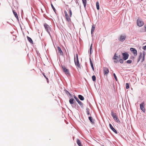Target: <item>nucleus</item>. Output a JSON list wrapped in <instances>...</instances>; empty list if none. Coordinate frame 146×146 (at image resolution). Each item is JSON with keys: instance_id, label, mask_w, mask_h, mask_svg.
<instances>
[{"instance_id": "26", "label": "nucleus", "mask_w": 146, "mask_h": 146, "mask_svg": "<svg viewBox=\"0 0 146 146\" xmlns=\"http://www.w3.org/2000/svg\"><path fill=\"white\" fill-rule=\"evenodd\" d=\"M96 6L97 9L99 10L100 9V6L99 3L98 1L96 2Z\"/></svg>"}, {"instance_id": "4", "label": "nucleus", "mask_w": 146, "mask_h": 146, "mask_svg": "<svg viewBox=\"0 0 146 146\" xmlns=\"http://www.w3.org/2000/svg\"><path fill=\"white\" fill-rule=\"evenodd\" d=\"M62 67L65 74L67 75H69L70 74L69 70L67 69L64 66H62Z\"/></svg>"}, {"instance_id": "37", "label": "nucleus", "mask_w": 146, "mask_h": 146, "mask_svg": "<svg viewBox=\"0 0 146 146\" xmlns=\"http://www.w3.org/2000/svg\"><path fill=\"white\" fill-rule=\"evenodd\" d=\"M64 13L65 16H66V15H68L67 12V11H66L65 10L64 11Z\"/></svg>"}, {"instance_id": "13", "label": "nucleus", "mask_w": 146, "mask_h": 146, "mask_svg": "<svg viewBox=\"0 0 146 146\" xmlns=\"http://www.w3.org/2000/svg\"><path fill=\"white\" fill-rule=\"evenodd\" d=\"M57 49L58 50V52L60 54L62 55L63 54V53L61 49V48L59 46L57 47Z\"/></svg>"}, {"instance_id": "28", "label": "nucleus", "mask_w": 146, "mask_h": 146, "mask_svg": "<svg viewBox=\"0 0 146 146\" xmlns=\"http://www.w3.org/2000/svg\"><path fill=\"white\" fill-rule=\"evenodd\" d=\"M89 110V108H87L86 109V112L87 113L88 115H91V114H90V113Z\"/></svg>"}, {"instance_id": "11", "label": "nucleus", "mask_w": 146, "mask_h": 146, "mask_svg": "<svg viewBox=\"0 0 146 146\" xmlns=\"http://www.w3.org/2000/svg\"><path fill=\"white\" fill-rule=\"evenodd\" d=\"M110 127V128L115 133H117V132L116 130L113 127L112 125L111 124H109Z\"/></svg>"}, {"instance_id": "23", "label": "nucleus", "mask_w": 146, "mask_h": 146, "mask_svg": "<svg viewBox=\"0 0 146 146\" xmlns=\"http://www.w3.org/2000/svg\"><path fill=\"white\" fill-rule=\"evenodd\" d=\"M89 119L91 123H92L94 124V121L92 120V117H91L90 116L89 117Z\"/></svg>"}, {"instance_id": "30", "label": "nucleus", "mask_w": 146, "mask_h": 146, "mask_svg": "<svg viewBox=\"0 0 146 146\" xmlns=\"http://www.w3.org/2000/svg\"><path fill=\"white\" fill-rule=\"evenodd\" d=\"M92 78L94 81H95L96 80V77L95 75L93 76Z\"/></svg>"}, {"instance_id": "27", "label": "nucleus", "mask_w": 146, "mask_h": 146, "mask_svg": "<svg viewBox=\"0 0 146 146\" xmlns=\"http://www.w3.org/2000/svg\"><path fill=\"white\" fill-rule=\"evenodd\" d=\"M142 58V54L141 53H140V55L139 57V58L138 59L137 62H139L140 60V59Z\"/></svg>"}, {"instance_id": "33", "label": "nucleus", "mask_w": 146, "mask_h": 146, "mask_svg": "<svg viewBox=\"0 0 146 146\" xmlns=\"http://www.w3.org/2000/svg\"><path fill=\"white\" fill-rule=\"evenodd\" d=\"M92 44H91L90 48V54H91L92 53Z\"/></svg>"}, {"instance_id": "22", "label": "nucleus", "mask_w": 146, "mask_h": 146, "mask_svg": "<svg viewBox=\"0 0 146 146\" xmlns=\"http://www.w3.org/2000/svg\"><path fill=\"white\" fill-rule=\"evenodd\" d=\"M13 13L16 18L18 19V16L17 13L14 10L13 11Z\"/></svg>"}, {"instance_id": "8", "label": "nucleus", "mask_w": 146, "mask_h": 146, "mask_svg": "<svg viewBox=\"0 0 146 146\" xmlns=\"http://www.w3.org/2000/svg\"><path fill=\"white\" fill-rule=\"evenodd\" d=\"M74 98L75 99L76 101L78 102V104L81 106V107L83 106V104L82 102L79 99L75 96H74Z\"/></svg>"}, {"instance_id": "40", "label": "nucleus", "mask_w": 146, "mask_h": 146, "mask_svg": "<svg viewBox=\"0 0 146 146\" xmlns=\"http://www.w3.org/2000/svg\"><path fill=\"white\" fill-rule=\"evenodd\" d=\"M78 60V54H76V60Z\"/></svg>"}, {"instance_id": "29", "label": "nucleus", "mask_w": 146, "mask_h": 146, "mask_svg": "<svg viewBox=\"0 0 146 146\" xmlns=\"http://www.w3.org/2000/svg\"><path fill=\"white\" fill-rule=\"evenodd\" d=\"M69 11L70 17H72V12L71 10V9H69Z\"/></svg>"}, {"instance_id": "6", "label": "nucleus", "mask_w": 146, "mask_h": 146, "mask_svg": "<svg viewBox=\"0 0 146 146\" xmlns=\"http://www.w3.org/2000/svg\"><path fill=\"white\" fill-rule=\"evenodd\" d=\"M126 38V36L125 35H121L120 36L119 40L121 42H123Z\"/></svg>"}, {"instance_id": "9", "label": "nucleus", "mask_w": 146, "mask_h": 146, "mask_svg": "<svg viewBox=\"0 0 146 146\" xmlns=\"http://www.w3.org/2000/svg\"><path fill=\"white\" fill-rule=\"evenodd\" d=\"M130 50L132 52L134 56H136L137 55V51L134 48H130Z\"/></svg>"}, {"instance_id": "12", "label": "nucleus", "mask_w": 146, "mask_h": 146, "mask_svg": "<svg viewBox=\"0 0 146 146\" xmlns=\"http://www.w3.org/2000/svg\"><path fill=\"white\" fill-rule=\"evenodd\" d=\"M111 114L113 119L117 116L116 115V113H114L113 111H111Z\"/></svg>"}, {"instance_id": "15", "label": "nucleus", "mask_w": 146, "mask_h": 146, "mask_svg": "<svg viewBox=\"0 0 146 146\" xmlns=\"http://www.w3.org/2000/svg\"><path fill=\"white\" fill-rule=\"evenodd\" d=\"M95 28V25H93L92 26V29H91V34H92L94 32Z\"/></svg>"}, {"instance_id": "31", "label": "nucleus", "mask_w": 146, "mask_h": 146, "mask_svg": "<svg viewBox=\"0 0 146 146\" xmlns=\"http://www.w3.org/2000/svg\"><path fill=\"white\" fill-rule=\"evenodd\" d=\"M129 88V84L128 83H126V88L127 89H128Z\"/></svg>"}, {"instance_id": "18", "label": "nucleus", "mask_w": 146, "mask_h": 146, "mask_svg": "<svg viewBox=\"0 0 146 146\" xmlns=\"http://www.w3.org/2000/svg\"><path fill=\"white\" fill-rule=\"evenodd\" d=\"M74 100V99L73 98H71L70 99L69 101L70 103L71 104H73Z\"/></svg>"}, {"instance_id": "20", "label": "nucleus", "mask_w": 146, "mask_h": 146, "mask_svg": "<svg viewBox=\"0 0 146 146\" xmlns=\"http://www.w3.org/2000/svg\"><path fill=\"white\" fill-rule=\"evenodd\" d=\"M145 52H143V58L142 59L141 62H143L145 59Z\"/></svg>"}, {"instance_id": "3", "label": "nucleus", "mask_w": 146, "mask_h": 146, "mask_svg": "<svg viewBox=\"0 0 146 146\" xmlns=\"http://www.w3.org/2000/svg\"><path fill=\"white\" fill-rule=\"evenodd\" d=\"M74 61L75 64L77 66V68H81V66L79 63L78 60H76L75 56H74Z\"/></svg>"}, {"instance_id": "10", "label": "nucleus", "mask_w": 146, "mask_h": 146, "mask_svg": "<svg viewBox=\"0 0 146 146\" xmlns=\"http://www.w3.org/2000/svg\"><path fill=\"white\" fill-rule=\"evenodd\" d=\"M103 71L104 75L107 74L109 72L108 69L106 67L103 68Z\"/></svg>"}, {"instance_id": "1", "label": "nucleus", "mask_w": 146, "mask_h": 146, "mask_svg": "<svg viewBox=\"0 0 146 146\" xmlns=\"http://www.w3.org/2000/svg\"><path fill=\"white\" fill-rule=\"evenodd\" d=\"M44 26L46 31L49 35H50V32L51 31V27L46 23L44 24Z\"/></svg>"}, {"instance_id": "17", "label": "nucleus", "mask_w": 146, "mask_h": 146, "mask_svg": "<svg viewBox=\"0 0 146 146\" xmlns=\"http://www.w3.org/2000/svg\"><path fill=\"white\" fill-rule=\"evenodd\" d=\"M27 38L28 41L29 42L32 44H33V42L31 38L30 37L27 36Z\"/></svg>"}, {"instance_id": "7", "label": "nucleus", "mask_w": 146, "mask_h": 146, "mask_svg": "<svg viewBox=\"0 0 146 146\" xmlns=\"http://www.w3.org/2000/svg\"><path fill=\"white\" fill-rule=\"evenodd\" d=\"M122 55L123 56V59L124 60H126L128 59L129 55L126 52L123 53H122Z\"/></svg>"}, {"instance_id": "21", "label": "nucleus", "mask_w": 146, "mask_h": 146, "mask_svg": "<svg viewBox=\"0 0 146 146\" xmlns=\"http://www.w3.org/2000/svg\"><path fill=\"white\" fill-rule=\"evenodd\" d=\"M76 142L77 144L79 146H82L81 143L79 139H77V140Z\"/></svg>"}, {"instance_id": "16", "label": "nucleus", "mask_w": 146, "mask_h": 146, "mask_svg": "<svg viewBox=\"0 0 146 146\" xmlns=\"http://www.w3.org/2000/svg\"><path fill=\"white\" fill-rule=\"evenodd\" d=\"M117 123H120V121L119 119V118L118 117V116L115 117L113 119Z\"/></svg>"}, {"instance_id": "39", "label": "nucleus", "mask_w": 146, "mask_h": 146, "mask_svg": "<svg viewBox=\"0 0 146 146\" xmlns=\"http://www.w3.org/2000/svg\"><path fill=\"white\" fill-rule=\"evenodd\" d=\"M143 49L144 50H146V45L143 47Z\"/></svg>"}, {"instance_id": "43", "label": "nucleus", "mask_w": 146, "mask_h": 146, "mask_svg": "<svg viewBox=\"0 0 146 146\" xmlns=\"http://www.w3.org/2000/svg\"><path fill=\"white\" fill-rule=\"evenodd\" d=\"M102 146H104V145H103Z\"/></svg>"}, {"instance_id": "35", "label": "nucleus", "mask_w": 146, "mask_h": 146, "mask_svg": "<svg viewBox=\"0 0 146 146\" xmlns=\"http://www.w3.org/2000/svg\"><path fill=\"white\" fill-rule=\"evenodd\" d=\"M113 75L114 76V78H115V79L116 80V81H117V77L115 75V74L114 73L113 74Z\"/></svg>"}, {"instance_id": "32", "label": "nucleus", "mask_w": 146, "mask_h": 146, "mask_svg": "<svg viewBox=\"0 0 146 146\" xmlns=\"http://www.w3.org/2000/svg\"><path fill=\"white\" fill-rule=\"evenodd\" d=\"M51 7H52V8L53 9L54 11L55 12H56V10L55 9V8L54 7V6H53V5L51 3Z\"/></svg>"}, {"instance_id": "42", "label": "nucleus", "mask_w": 146, "mask_h": 146, "mask_svg": "<svg viewBox=\"0 0 146 146\" xmlns=\"http://www.w3.org/2000/svg\"><path fill=\"white\" fill-rule=\"evenodd\" d=\"M44 77L46 78V79H47V80H48V78H47L46 76L45 75H44Z\"/></svg>"}, {"instance_id": "24", "label": "nucleus", "mask_w": 146, "mask_h": 146, "mask_svg": "<svg viewBox=\"0 0 146 146\" xmlns=\"http://www.w3.org/2000/svg\"><path fill=\"white\" fill-rule=\"evenodd\" d=\"M82 3L84 5V6L85 8L86 5V0H82Z\"/></svg>"}, {"instance_id": "38", "label": "nucleus", "mask_w": 146, "mask_h": 146, "mask_svg": "<svg viewBox=\"0 0 146 146\" xmlns=\"http://www.w3.org/2000/svg\"><path fill=\"white\" fill-rule=\"evenodd\" d=\"M117 57L116 56V54H115L114 56L113 59L115 60L117 59Z\"/></svg>"}, {"instance_id": "36", "label": "nucleus", "mask_w": 146, "mask_h": 146, "mask_svg": "<svg viewBox=\"0 0 146 146\" xmlns=\"http://www.w3.org/2000/svg\"><path fill=\"white\" fill-rule=\"evenodd\" d=\"M119 61L121 63H123V60L122 59H120L119 60Z\"/></svg>"}, {"instance_id": "5", "label": "nucleus", "mask_w": 146, "mask_h": 146, "mask_svg": "<svg viewBox=\"0 0 146 146\" xmlns=\"http://www.w3.org/2000/svg\"><path fill=\"white\" fill-rule=\"evenodd\" d=\"M140 108L141 110L144 113H145V104L144 102H142L141 104H140Z\"/></svg>"}, {"instance_id": "25", "label": "nucleus", "mask_w": 146, "mask_h": 146, "mask_svg": "<svg viewBox=\"0 0 146 146\" xmlns=\"http://www.w3.org/2000/svg\"><path fill=\"white\" fill-rule=\"evenodd\" d=\"M90 64H91V66L92 67V68L93 70H94V66L93 65L92 62L91 61L90 58Z\"/></svg>"}, {"instance_id": "14", "label": "nucleus", "mask_w": 146, "mask_h": 146, "mask_svg": "<svg viewBox=\"0 0 146 146\" xmlns=\"http://www.w3.org/2000/svg\"><path fill=\"white\" fill-rule=\"evenodd\" d=\"M66 20L68 22H70L71 21V19L70 18V16L68 15L65 16Z\"/></svg>"}, {"instance_id": "19", "label": "nucleus", "mask_w": 146, "mask_h": 146, "mask_svg": "<svg viewBox=\"0 0 146 146\" xmlns=\"http://www.w3.org/2000/svg\"><path fill=\"white\" fill-rule=\"evenodd\" d=\"M78 97L81 100L83 101L84 100V97L81 95H78Z\"/></svg>"}, {"instance_id": "2", "label": "nucleus", "mask_w": 146, "mask_h": 146, "mask_svg": "<svg viewBox=\"0 0 146 146\" xmlns=\"http://www.w3.org/2000/svg\"><path fill=\"white\" fill-rule=\"evenodd\" d=\"M137 25L140 27L143 26L144 24L143 22L140 19H138L137 20Z\"/></svg>"}, {"instance_id": "34", "label": "nucleus", "mask_w": 146, "mask_h": 146, "mask_svg": "<svg viewBox=\"0 0 146 146\" xmlns=\"http://www.w3.org/2000/svg\"><path fill=\"white\" fill-rule=\"evenodd\" d=\"M132 60H127L126 62L128 64H131L132 62Z\"/></svg>"}, {"instance_id": "41", "label": "nucleus", "mask_w": 146, "mask_h": 146, "mask_svg": "<svg viewBox=\"0 0 146 146\" xmlns=\"http://www.w3.org/2000/svg\"><path fill=\"white\" fill-rule=\"evenodd\" d=\"M144 32H146V26H145V31Z\"/></svg>"}]
</instances>
